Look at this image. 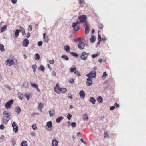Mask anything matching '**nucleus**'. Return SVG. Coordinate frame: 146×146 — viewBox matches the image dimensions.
<instances>
[{
    "instance_id": "20",
    "label": "nucleus",
    "mask_w": 146,
    "mask_h": 146,
    "mask_svg": "<svg viewBox=\"0 0 146 146\" xmlns=\"http://www.w3.org/2000/svg\"><path fill=\"white\" fill-rule=\"evenodd\" d=\"M72 27H73L74 30L76 31H78L80 29V27L78 25H76L75 26H74V24H72Z\"/></svg>"
},
{
    "instance_id": "35",
    "label": "nucleus",
    "mask_w": 146,
    "mask_h": 146,
    "mask_svg": "<svg viewBox=\"0 0 146 146\" xmlns=\"http://www.w3.org/2000/svg\"><path fill=\"white\" fill-rule=\"evenodd\" d=\"M67 90L66 88H61L60 89V92L62 93H64L66 92Z\"/></svg>"
},
{
    "instance_id": "44",
    "label": "nucleus",
    "mask_w": 146,
    "mask_h": 146,
    "mask_svg": "<svg viewBox=\"0 0 146 146\" xmlns=\"http://www.w3.org/2000/svg\"><path fill=\"white\" fill-rule=\"evenodd\" d=\"M74 73L78 77H80L81 76V74H80V72L78 70H76L74 72Z\"/></svg>"
},
{
    "instance_id": "5",
    "label": "nucleus",
    "mask_w": 146,
    "mask_h": 146,
    "mask_svg": "<svg viewBox=\"0 0 146 146\" xmlns=\"http://www.w3.org/2000/svg\"><path fill=\"white\" fill-rule=\"evenodd\" d=\"M10 119L9 115H4L3 117L2 122L4 124H7Z\"/></svg>"
},
{
    "instance_id": "37",
    "label": "nucleus",
    "mask_w": 146,
    "mask_h": 146,
    "mask_svg": "<svg viewBox=\"0 0 146 146\" xmlns=\"http://www.w3.org/2000/svg\"><path fill=\"white\" fill-rule=\"evenodd\" d=\"M20 30H21V31L23 35H25V33L24 29L22 27H20Z\"/></svg>"
},
{
    "instance_id": "34",
    "label": "nucleus",
    "mask_w": 146,
    "mask_h": 146,
    "mask_svg": "<svg viewBox=\"0 0 146 146\" xmlns=\"http://www.w3.org/2000/svg\"><path fill=\"white\" fill-rule=\"evenodd\" d=\"M0 50L2 52H4L5 50L4 46L1 44H0Z\"/></svg>"
},
{
    "instance_id": "47",
    "label": "nucleus",
    "mask_w": 146,
    "mask_h": 146,
    "mask_svg": "<svg viewBox=\"0 0 146 146\" xmlns=\"http://www.w3.org/2000/svg\"><path fill=\"white\" fill-rule=\"evenodd\" d=\"M68 98L70 99H72L73 98L72 95L71 93H70L68 94Z\"/></svg>"
},
{
    "instance_id": "3",
    "label": "nucleus",
    "mask_w": 146,
    "mask_h": 146,
    "mask_svg": "<svg viewBox=\"0 0 146 146\" xmlns=\"http://www.w3.org/2000/svg\"><path fill=\"white\" fill-rule=\"evenodd\" d=\"M85 46L87 47H89V45L86 43H84L82 41H80L78 44V46L80 50H83L84 49Z\"/></svg>"
},
{
    "instance_id": "30",
    "label": "nucleus",
    "mask_w": 146,
    "mask_h": 146,
    "mask_svg": "<svg viewBox=\"0 0 146 146\" xmlns=\"http://www.w3.org/2000/svg\"><path fill=\"white\" fill-rule=\"evenodd\" d=\"M21 31V30H20V29H17L16 30L15 33V37H17L18 36L19 33Z\"/></svg>"
},
{
    "instance_id": "23",
    "label": "nucleus",
    "mask_w": 146,
    "mask_h": 146,
    "mask_svg": "<svg viewBox=\"0 0 146 146\" xmlns=\"http://www.w3.org/2000/svg\"><path fill=\"white\" fill-rule=\"evenodd\" d=\"M97 100L98 102L100 103H101L103 102V99L100 96H98Z\"/></svg>"
},
{
    "instance_id": "2",
    "label": "nucleus",
    "mask_w": 146,
    "mask_h": 146,
    "mask_svg": "<svg viewBox=\"0 0 146 146\" xmlns=\"http://www.w3.org/2000/svg\"><path fill=\"white\" fill-rule=\"evenodd\" d=\"M90 54L89 53L84 51L81 53L79 56L81 60L85 61L87 59L88 56Z\"/></svg>"
},
{
    "instance_id": "54",
    "label": "nucleus",
    "mask_w": 146,
    "mask_h": 146,
    "mask_svg": "<svg viewBox=\"0 0 146 146\" xmlns=\"http://www.w3.org/2000/svg\"><path fill=\"white\" fill-rule=\"evenodd\" d=\"M107 74L106 72H105L103 73V74L102 76V78H105Z\"/></svg>"
},
{
    "instance_id": "29",
    "label": "nucleus",
    "mask_w": 146,
    "mask_h": 146,
    "mask_svg": "<svg viewBox=\"0 0 146 146\" xmlns=\"http://www.w3.org/2000/svg\"><path fill=\"white\" fill-rule=\"evenodd\" d=\"M89 101L92 103L94 104L95 103L96 100L94 97H91L90 98Z\"/></svg>"
},
{
    "instance_id": "45",
    "label": "nucleus",
    "mask_w": 146,
    "mask_h": 146,
    "mask_svg": "<svg viewBox=\"0 0 146 146\" xmlns=\"http://www.w3.org/2000/svg\"><path fill=\"white\" fill-rule=\"evenodd\" d=\"M4 87L6 88H7L9 90H12L11 88L8 85H5Z\"/></svg>"
},
{
    "instance_id": "38",
    "label": "nucleus",
    "mask_w": 146,
    "mask_h": 146,
    "mask_svg": "<svg viewBox=\"0 0 146 146\" xmlns=\"http://www.w3.org/2000/svg\"><path fill=\"white\" fill-rule=\"evenodd\" d=\"M32 127L34 130H36L37 129V127L36 126V125L35 124H33L32 126Z\"/></svg>"
},
{
    "instance_id": "17",
    "label": "nucleus",
    "mask_w": 146,
    "mask_h": 146,
    "mask_svg": "<svg viewBox=\"0 0 146 146\" xmlns=\"http://www.w3.org/2000/svg\"><path fill=\"white\" fill-rule=\"evenodd\" d=\"M85 26L86 27L85 31V33L86 34H87L89 32L90 30L89 27L88 23H87V25H85Z\"/></svg>"
},
{
    "instance_id": "21",
    "label": "nucleus",
    "mask_w": 146,
    "mask_h": 146,
    "mask_svg": "<svg viewBox=\"0 0 146 146\" xmlns=\"http://www.w3.org/2000/svg\"><path fill=\"white\" fill-rule=\"evenodd\" d=\"M34 58L35 60H39L40 58V57L38 54H36L34 55Z\"/></svg>"
},
{
    "instance_id": "26",
    "label": "nucleus",
    "mask_w": 146,
    "mask_h": 146,
    "mask_svg": "<svg viewBox=\"0 0 146 146\" xmlns=\"http://www.w3.org/2000/svg\"><path fill=\"white\" fill-rule=\"evenodd\" d=\"M31 95V94H29L27 92L25 93L24 94V96L26 97L27 100H29L30 98V95Z\"/></svg>"
},
{
    "instance_id": "59",
    "label": "nucleus",
    "mask_w": 146,
    "mask_h": 146,
    "mask_svg": "<svg viewBox=\"0 0 146 146\" xmlns=\"http://www.w3.org/2000/svg\"><path fill=\"white\" fill-rule=\"evenodd\" d=\"M51 75L53 76H56V72L54 71H52L51 72Z\"/></svg>"
},
{
    "instance_id": "25",
    "label": "nucleus",
    "mask_w": 146,
    "mask_h": 146,
    "mask_svg": "<svg viewBox=\"0 0 146 146\" xmlns=\"http://www.w3.org/2000/svg\"><path fill=\"white\" fill-rule=\"evenodd\" d=\"M63 119V117L62 116H60L58 117L56 119V121L57 123H60Z\"/></svg>"
},
{
    "instance_id": "32",
    "label": "nucleus",
    "mask_w": 146,
    "mask_h": 146,
    "mask_svg": "<svg viewBox=\"0 0 146 146\" xmlns=\"http://www.w3.org/2000/svg\"><path fill=\"white\" fill-rule=\"evenodd\" d=\"M17 94L19 99L21 100H22L23 97V94L21 92H19L17 93Z\"/></svg>"
},
{
    "instance_id": "52",
    "label": "nucleus",
    "mask_w": 146,
    "mask_h": 146,
    "mask_svg": "<svg viewBox=\"0 0 146 146\" xmlns=\"http://www.w3.org/2000/svg\"><path fill=\"white\" fill-rule=\"evenodd\" d=\"M76 123L75 122H73L71 124V125L73 127H75V126H76Z\"/></svg>"
},
{
    "instance_id": "28",
    "label": "nucleus",
    "mask_w": 146,
    "mask_h": 146,
    "mask_svg": "<svg viewBox=\"0 0 146 146\" xmlns=\"http://www.w3.org/2000/svg\"><path fill=\"white\" fill-rule=\"evenodd\" d=\"M65 50L67 52H70V47L68 45H66L64 46Z\"/></svg>"
},
{
    "instance_id": "9",
    "label": "nucleus",
    "mask_w": 146,
    "mask_h": 146,
    "mask_svg": "<svg viewBox=\"0 0 146 146\" xmlns=\"http://www.w3.org/2000/svg\"><path fill=\"white\" fill-rule=\"evenodd\" d=\"M59 85L58 83H57L56 86L54 87V91L58 94H60V89L61 88L59 86Z\"/></svg>"
},
{
    "instance_id": "31",
    "label": "nucleus",
    "mask_w": 146,
    "mask_h": 146,
    "mask_svg": "<svg viewBox=\"0 0 146 146\" xmlns=\"http://www.w3.org/2000/svg\"><path fill=\"white\" fill-rule=\"evenodd\" d=\"M21 146H28L27 143L26 141H23L21 142Z\"/></svg>"
},
{
    "instance_id": "43",
    "label": "nucleus",
    "mask_w": 146,
    "mask_h": 146,
    "mask_svg": "<svg viewBox=\"0 0 146 146\" xmlns=\"http://www.w3.org/2000/svg\"><path fill=\"white\" fill-rule=\"evenodd\" d=\"M80 23H81L80 21H77L76 22H74L73 24H74V25L75 26L76 25H78Z\"/></svg>"
},
{
    "instance_id": "24",
    "label": "nucleus",
    "mask_w": 146,
    "mask_h": 146,
    "mask_svg": "<svg viewBox=\"0 0 146 146\" xmlns=\"http://www.w3.org/2000/svg\"><path fill=\"white\" fill-rule=\"evenodd\" d=\"M96 39V37L94 35H92L91 38L90 40V42L92 43H94Z\"/></svg>"
},
{
    "instance_id": "56",
    "label": "nucleus",
    "mask_w": 146,
    "mask_h": 146,
    "mask_svg": "<svg viewBox=\"0 0 146 146\" xmlns=\"http://www.w3.org/2000/svg\"><path fill=\"white\" fill-rule=\"evenodd\" d=\"M3 115H9V113L6 111H4L3 114Z\"/></svg>"
},
{
    "instance_id": "1",
    "label": "nucleus",
    "mask_w": 146,
    "mask_h": 146,
    "mask_svg": "<svg viewBox=\"0 0 146 146\" xmlns=\"http://www.w3.org/2000/svg\"><path fill=\"white\" fill-rule=\"evenodd\" d=\"M78 18L81 23H84V25H87L88 22L86 21L87 16L84 15H82L78 16Z\"/></svg>"
},
{
    "instance_id": "8",
    "label": "nucleus",
    "mask_w": 146,
    "mask_h": 146,
    "mask_svg": "<svg viewBox=\"0 0 146 146\" xmlns=\"http://www.w3.org/2000/svg\"><path fill=\"white\" fill-rule=\"evenodd\" d=\"M12 127L13 128V131L17 133L18 131V125L15 122H13L12 124Z\"/></svg>"
},
{
    "instance_id": "60",
    "label": "nucleus",
    "mask_w": 146,
    "mask_h": 146,
    "mask_svg": "<svg viewBox=\"0 0 146 146\" xmlns=\"http://www.w3.org/2000/svg\"><path fill=\"white\" fill-rule=\"evenodd\" d=\"M4 128V126L3 124H1L0 125V129L3 130Z\"/></svg>"
},
{
    "instance_id": "16",
    "label": "nucleus",
    "mask_w": 146,
    "mask_h": 146,
    "mask_svg": "<svg viewBox=\"0 0 146 146\" xmlns=\"http://www.w3.org/2000/svg\"><path fill=\"white\" fill-rule=\"evenodd\" d=\"M58 144V141L56 139H54L52 140V146H57Z\"/></svg>"
},
{
    "instance_id": "39",
    "label": "nucleus",
    "mask_w": 146,
    "mask_h": 146,
    "mask_svg": "<svg viewBox=\"0 0 146 146\" xmlns=\"http://www.w3.org/2000/svg\"><path fill=\"white\" fill-rule=\"evenodd\" d=\"M7 28V26L6 25H4L3 27H2L1 30V32H3L5 31Z\"/></svg>"
},
{
    "instance_id": "12",
    "label": "nucleus",
    "mask_w": 146,
    "mask_h": 146,
    "mask_svg": "<svg viewBox=\"0 0 146 146\" xmlns=\"http://www.w3.org/2000/svg\"><path fill=\"white\" fill-rule=\"evenodd\" d=\"M79 94L80 97L82 99L84 98L85 97V94L84 92L81 90L80 91L79 93Z\"/></svg>"
},
{
    "instance_id": "42",
    "label": "nucleus",
    "mask_w": 146,
    "mask_h": 146,
    "mask_svg": "<svg viewBox=\"0 0 146 146\" xmlns=\"http://www.w3.org/2000/svg\"><path fill=\"white\" fill-rule=\"evenodd\" d=\"M70 53L72 55L75 57H77L78 56V54L74 52H70Z\"/></svg>"
},
{
    "instance_id": "4",
    "label": "nucleus",
    "mask_w": 146,
    "mask_h": 146,
    "mask_svg": "<svg viewBox=\"0 0 146 146\" xmlns=\"http://www.w3.org/2000/svg\"><path fill=\"white\" fill-rule=\"evenodd\" d=\"M14 102L13 100H10L6 103L5 106V108L6 109L9 110L11 108V107Z\"/></svg>"
},
{
    "instance_id": "14",
    "label": "nucleus",
    "mask_w": 146,
    "mask_h": 146,
    "mask_svg": "<svg viewBox=\"0 0 146 146\" xmlns=\"http://www.w3.org/2000/svg\"><path fill=\"white\" fill-rule=\"evenodd\" d=\"M82 118V119L84 121H88L89 119L88 115L86 113H84L83 115Z\"/></svg>"
},
{
    "instance_id": "51",
    "label": "nucleus",
    "mask_w": 146,
    "mask_h": 146,
    "mask_svg": "<svg viewBox=\"0 0 146 146\" xmlns=\"http://www.w3.org/2000/svg\"><path fill=\"white\" fill-rule=\"evenodd\" d=\"M74 82V80L73 78H71L69 80V82L70 84H73Z\"/></svg>"
},
{
    "instance_id": "27",
    "label": "nucleus",
    "mask_w": 146,
    "mask_h": 146,
    "mask_svg": "<svg viewBox=\"0 0 146 146\" xmlns=\"http://www.w3.org/2000/svg\"><path fill=\"white\" fill-rule=\"evenodd\" d=\"M30 84L32 87L35 88L38 86L37 84H36L33 83V82H30Z\"/></svg>"
},
{
    "instance_id": "7",
    "label": "nucleus",
    "mask_w": 146,
    "mask_h": 146,
    "mask_svg": "<svg viewBox=\"0 0 146 146\" xmlns=\"http://www.w3.org/2000/svg\"><path fill=\"white\" fill-rule=\"evenodd\" d=\"M6 65L8 66H11L14 64V61L13 59H8L5 62Z\"/></svg>"
},
{
    "instance_id": "33",
    "label": "nucleus",
    "mask_w": 146,
    "mask_h": 146,
    "mask_svg": "<svg viewBox=\"0 0 146 146\" xmlns=\"http://www.w3.org/2000/svg\"><path fill=\"white\" fill-rule=\"evenodd\" d=\"M32 68L34 73H35L36 69L37 68V66L36 64L33 65L32 66Z\"/></svg>"
},
{
    "instance_id": "19",
    "label": "nucleus",
    "mask_w": 146,
    "mask_h": 146,
    "mask_svg": "<svg viewBox=\"0 0 146 146\" xmlns=\"http://www.w3.org/2000/svg\"><path fill=\"white\" fill-rule=\"evenodd\" d=\"M49 112L50 117H52L55 115V110L54 109H51L49 111Z\"/></svg>"
},
{
    "instance_id": "11",
    "label": "nucleus",
    "mask_w": 146,
    "mask_h": 146,
    "mask_svg": "<svg viewBox=\"0 0 146 146\" xmlns=\"http://www.w3.org/2000/svg\"><path fill=\"white\" fill-rule=\"evenodd\" d=\"M92 81L90 78H88L87 79V81L86 82V85L87 86H90L92 84Z\"/></svg>"
},
{
    "instance_id": "40",
    "label": "nucleus",
    "mask_w": 146,
    "mask_h": 146,
    "mask_svg": "<svg viewBox=\"0 0 146 146\" xmlns=\"http://www.w3.org/2000/svg\"><path fill=\"white\" fill-rule=\"evenodd\" d=\"M11 141L12 142V144L13 145H15V140L14 138H11Z\"/></svg>"
},
{
    "instance_id": "49",
    "label": "nucleus",
    "mask_w": 146,
    "mask_h": 146,
    "mask_svg": "<svg viewBox=\"0 0 146 146\" xmlns=\"http://www.w3.org/2000/svg\"><path fill=\"white\" fill-rule=\"evenodd\" d=\"M72 117V115L70 113H68L67 115V118L69 120H70Z\"/></svg>"
},
{
    "instance_id": "55",
    "label": "nucleus",
    "mask_w": 146,
    "mask_h": 146,
    "mask_svg": "<svg viewBox=\"0 0 146 146\" xmlns=\"http://www.w3.org/2000/svg\"><path fill=\"white\" fill-rule=\"evenodd\" d=\"M79 4L81 5L84 3V0H79Z\"/></svg>"
},
{
    "instance_id": "63",
    "label": "nucleus",
    "mask_w": 146,
    "mask_h": 146,
    "mask_svg": "<svg viewBox=\"0 0 146 146\" xmlns=\"http://www.w3.org/2000/svg\"><path fill=\"white\" fill-rule=\"evenodd\" d=\"M98 40H101L102 39L101 36H100V35L99 34H98Z\"/></svg>"
},
{
    "instance_id": "18",
    "label": "nucleus",
    "mask_w": 146,
    "mask_h": 146,
    "mask_svg": "<svg viewBox=\"0 0 146 146\" xmlns=\"http://www.w3.org/2000/svg\"><path fill=\"white\" fill-rule=\"evenodd\" d=\"M43 38L45 42H48L49 40V39L48 36L47 35H46L45 33H43Z\"/></svg>"
},
{
    "instance_id": "36",
    "label": "nucleus",
    "mask_w": 146,
    "mask_h": 146,
    "mask_svg": "<svg viewBox=\"0 0 146 146\" xmlns=\"http://www.w3.org/2000/svg\"><path fill=\"white\" fill-rule=\"evenodd\" d=\"M61 57L62 58L64 59V60H65L68 61L69 60V58L66 55H62Z\"/></svg>"
},
{
    "instance_id": "61",
    "label": "nucleus",
    "mask_w": 146,
    "mask_h": 146,
    "mask_svg": "<svg viewBox=\"0 0 146 146\" xmlns=\"http://www.w3.org/2000/svg\"><path fill=\"white\" fill-rule=\"evenodd\" d=\"M74 41L75 42H79L80 41L79 37L78 38L75 39L74 40Z\"/></svg>"
},
{
    "instance_id": "48",
    "label": "nucleus",
    "mask_w": 146,
    "mask_h": 146,
    "mask_svg": "<svg viewBox=\"0 0 146 146\" xmlns=\"http://www.w3.org/2000/svg\"><path fill=\"white\" fill-rule=\"evenodd\" d=\"M104 138H107L109 137V135L107 132H105L104 134Z\"/></svg>"
},
{
    "instance_id": "46",
    "label": "nucleus",
    "mask_w": 146,
    "mask_h": 146,
    "mask_svg": "<svg viewBox=\"0 0 146 146\" xmlns=\"http://www.w3.org/2000/svg\"><path fill=\"white\" fill-rule=\"evenodd\" d=\"M39 69L42 71H44V68L43 65H41L39 67Z\"/></svg>"
},
{
    "instance_id": "64",
    "label": "nucleus",
    "mask_w": 146,
    "mask_h": 146,
    "mask_svg": "<svg viewBox=\"0 0 146 146\" xmlns=\"http://www.w3.org/2000/svg\"><path fill=\"white\" fill-rule=\"evenodd\" d=\"M28 30L31 31L32 30V26L31 25H30L28 27Z\"/></svg>"
},
{
    "instance_id": "41",
    "label": "nucleus",
    "mask_w": 146,
    "mask_h": 146,
    "mask_svg": "<svg viewBox=\"0 0 146 146\" xmlns=\"http://www.w3.org/2000/svg\"><path fill=\"white\" fill-rule=\"evenodd\" d=\"M76 67H74L73 68H71L70 69V72L72 73L76 71Z\"/></svg>"
},
{
    "instance_id": "57",
    "label": "nucleus",
    "mask_w": 146,
    "mask_h": 146,
    "mask_svg": "<svg viewBox=\"0 0 146 146\" xmlns=\"http://www.w3.org/2000/svg\"><path fill=\"white\" fill-rule=\"evenodd\" d=\"M42 42L41 41H39L38 42V45L39 46H41L42 45Z\"/></svg>"
},
{
    "instance_id": "62",
    "label": "nucleus",
    "mask_w": 146,
    "mask_h": 146,
    "mask_svg": "<svg viewBox=\"0 0 146 146\" xmlns=\"http://www.w3.org/2000/svg\"><path fill=\"white\" fill-rule=\"evenodd\" d=\"M5 137L3 135H1L0 137V140L2 139V141H3Z\"/></svg>"
},
{
    "instance_id": "13",
    "label": "nucleus",
    "mask_w": 146,
    "mask_h": 146,
    "mask_svg": "<svg viewBox=\"0 0 146 146\" xmlns=\"http://www.w3.org/2000/svg\"><path fill=\"white\" fill-rule=\"evenodd\" d=\"M46 126L47 127L48 130H49L52 126V123L51 121H50L47 122Z\"/></svg>"
},
{
    "instance_id": "10",
    "label": "nucleus",
    "mask_w": 146,
    "mask_h": 146,
    "mask_svg": "<svg viewBox=\"0 0 146 146\" xmlns=\"http://www.w3.org/2000/svg\"><path fill=\"white\" fill-rule=\"evenodd\" d=\"M29 41L28 39H25L22 42V44L23 46L27 47L29 44Z\"/></svg>"
},
{
    "instance_id": "50",
    "label": "nucleus",
    "mask_w": 146,
    "mask_h": 146,
    "mask_svg": "<svg viewBox=\"0 0 146 146\" xmlns=\"http://www.w3.org/2000/svg\"><path fill=\"white\" fill-rule=\"evenodd\" d=\"M99 55V54H96L92 55L91 56L93 58H94L96 57Z\"/></svg>"
},
{
    "instance_id": "15",
    "label": "nucleus",
    "mask_w": 146,
    "mask_h": 146,
    "mask_svg": "<svg viewBox=\"0 0 146 146\" xmlns=\"http://www.w3.org/2000/svg\"><path fill=\"white\" fill-rule=\"evenodd\" d=\"M15 111L17 113L19 114L21 111V110L19 106H16L15 108Z\"/></svg>"
},
{
    "instance_id": "58",
    "label": "nucleus",
    "mask_w": 146,
    "mask_h": 146,
    "mask_svg": "<svg viewBox=\"0 0 146 146\" xmlns=\"http://www.w3.org/2000/svg\"><path fill=\"white\" fill-rule=\"evenodd\" d=\"M115 108V106H111L110 108V110H114Z\"/></svg>"
},
{
    "instance_id": "6",
    "label": "nucleus",
    "mask_w": 146,
    "mask_h": 146,
    "mask_svg": "<svg viewBox=\"0 0 146 146\" xmlns=\"http://www.w3.org/2000/svg\"><path fill=\"white\" fill-rule=\"evenodd\" d=\"M96 72L94 70L91 71L86 75V76L89 78L95 77L96 76Z\"/></svg>"
},
{
    "instance_id": "53",
    "label": "nucleus",
    "mask_w": 146,
    "mask_h": 146,
    "mask_svg": "<svg viewBox=\"0 0 146 146\" xmlns=\"http://www.w3.org/2000/svg\"><path fill=\"white\" fill-rule=\"evenodd\" d=\"M49 62L50 64H53L54 63L55 61L54 60L52 59V60H49Z\"/></svg>"
},
{
    "instance_id": "22",
    "label": "nucleus",
    "mask_w": 146,
    "mask_h": 146,
    "mask_svg": "<svg viewBox=\"0 0 146 146\" xmlns=\"http://www.w3.org/2000/svg\"><path fill=\"white\" fill-rule=\"evenodd\" d=\"M43 107V104L42 103H40L38 104V110H40L42 112V109Z\"/></svg>"
}]
</instances>
